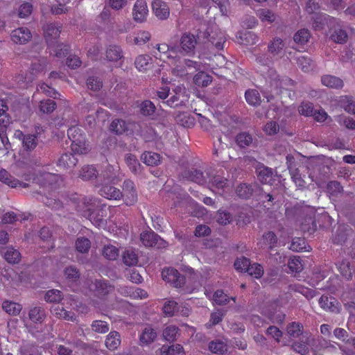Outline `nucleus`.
<instances>
[{
    "instance_id": "338daca9",
    "label": "nucleus",
    "mask_w": 355,
    "mask_h": 355,
    "mask_svg": "<svg viewBox=\"0 0 355 355\" xmlns=\"http://www.w3.org/2000/svg\"><path fill=\"white\" fill-rule=\"evenodd\" d=\"M234 266L236 270L245 272L248 268L250 266V261L245 257H241L235 260Z\"/></svg>"
},
{
    "instance_id": "2eb2a0df",
    "label": "nucleus",
    "mask_w": 355,
    "mask_h": 355,
    "mask_svg": "<svg viewBox=\"0 0 355 355\" xmlns=\"http://www.w3.org/2000/svg\"><path fill=\"white\" fill-rule=\"evenodd\" d=\"M62 26L58 24H47L44 30V37L49 46H53V41L59 37Z\"/></svg>"
},
{
    "instance_id": "aec40b11",
    "label": "nucleus",
    "mask_w": 355,
    "mask_h": 355,
    "mask_svg": "<svg viewBox=\"0 0 355 355\" xmlns=\"http://www.w3.org/2000/svg\"><path fill=\"white\" fill-rule=\"evenodd\" d=\"M106 59L110 62H118L123 59L121 48L117 45H110L105 52Z\"/></svg>"
},
{
    "instance_id": "0e129e2a",
    "label": "nucleus",
    "mask_w": 355,
    "mask_h": 355,
    "mask_svg": "<svg viewBox=\"0 0 355 355\" xmlns=\"http://www.w3.org/2000/svg\"><path fill=\"white\" fill-rule=\"evenodd\" d=\"M91 327L94 332L98 334H105L110 330L108 324L103 320L93 321Z\"/></svg>"
},
{
    "instance_id": "393cba45",
    "label": "nucleus",
    "mask_w": 355,
    "mask_h": 355,
    "mask_svg": "<svg viewBox=\"0 0 355 355\" xmlns=\"http://www.w3.org/2000/svg\"><path fill=\"white\" fill-rule=\"evenodd\" d=\"M5 260L10 264H17L21 261V253L12 246H8L3 254Z\"/></svg>"
},
{
    "instance_id": "9b49d317",
    "label": "nucleus",
    "mask_w": 355,
    "mask_h": 355,
    "mask_svg": "<svg viewBox=\"0 0 355 355\" xmlns=\"http://www.w3.org/2000/svg\"><path fill=\"white\" fill-rule=\"evenodd\" d=\"M352 233V230L349 225L345 224L340 225L333 234V243L338 245L344 244Z\"/></svg>"
},
{
    "instance_id": "423d86ee",
    "label": "nucleus",
    "mask_w": 355,
    "mask_h": 355,
    "mask_svg": "<svg viewBox=\"0 0 355 355\" xmlns=\"http://www.w3.org/2000/svg\"><path fill=\"white\" fill-rule=\"evenodd\" d=\"M164 280L171 283L175 287H182L185 284V277L181 275L176 269L168 268L162 273Z\"/></svg>"
},
{
    "instance_id": "412c9836",
    "label": "nucleus",
    "mask_w": 355,
    "mask_h": 355,
    "mask_svg": "<svg viewBox=\"0 0 355 355\" xmlns=\"http://www.w3.org/2000/svg\"><path fill=\"white\" fill-rule=\"evenodd\" d=\"M209 349L214 354L223 355L228 351V345L226 340L215 339L209 343Z\"/></svg>"
},
{
    "instance_id": "052dcab7",
    "label": "nucleus",
    "mask_w": 355,
    "mask_h": 355,
    "mask_svg": "<svg viewBox=\"0 0 355 355\" xmlns=\"http://www.w3.org/2000/svg\"><path fill=\"white\" fill-rule=\"evenodd\" d=\"M329 16L327 15H317L312 24L313 28L315 31H321L324 28V25L327 23Z\"/></svg>"
},
{
    "instance_id": "603ef678",
    "label": "nucleus",
    "mask_w": 355,
    "mask_h": 355,
    "mask_svg": "<svg viewBox=\"0 0 355 355\" xmlns=\"http://www.w3.org/2000/svg\"><path fill=\"white\" fill-rule=\"evenodd\" d=\"M157 336L156 332L151 327H146L140 336V341L143 343L149 344L154 341Z\"/></svg>"
},
{
    "instance_id": "6ab92c4d",
    "label": "nucleus",
    "mask_w": 355,
    "mask_h": 355,
    "mask_svg": "<svg viewBox=\"0 0 355 355\" xmlns=\"http://www.w3.org/2000/svg\"><path fill=\"white\" fill-rule=\"evenodd\" d=\"M42 201L46 207L51 208V209L62 211V213L58 214L60 216H63L64 218L69 216V212L62 211L64 206L62 202H61L60 200L42 196Z\"/></svg>"
},
{
    "instance_id": "8fccbe9b",
    "label": "nucleus",
    "mask_w": 355,
    "mask_h": 355,
    "mask_svg": "<svg viewBox=\"0 0 355 355\" xmlns=\"http://www.w3.org/2000/svg\"><path fill=\"white\" fill-rule=\"evenodd\" d=\"M62 298L61 291L55 289L48 291L44 295V300L47 302L55 303V304H59Z\"/></svg>"
},
{
    "instance_id": "79ce46f5",
    "label": "nucleus",
    "mask_w": 355,
    "mask_h": 355,
    "mask_svg": "<svg viewBox=\"0 0 355 355\" xmlns=\"http://www.w3.org/2000/svg\"><path fill=\"white\" fill-rule=\"evenodd\" d=\"M122 259L126 266H135L138 263V256L132 249L125 250L122 254Z\"/></svg>"
},
{
    "instance_id": "49530a36",
    "label": "nucleus",
    "mask_w": 355,
    "mask_h": 355,
    "mask_svg": "<svg viewBox=\"0 0 355 355\" xmlns=\"http://www.w3.org/2000/svg\"><path fill=\"white\" fill-rule=\"evenodd\" d=\"M310 37L311 33L309 31L308 29L302 28L295 33L293 40L295 43L300 45H304L308 42Z\"/></svg>"
},
{
    "instance_id": "ddd939ff",
    "label": "nucleus",
    "mask_w": 355,
    "mask_h": 355,
    "mask_svg": "<svg viewBox=\"0 0 355 355\" xmlns=\"http://www.w3.org/2000/svg\"><path fill=\"white\" fill-rule=\"evenodd\" d=\"M152 9L155 15L159 20H166L170 16L168 6L161 0H155L152 3Z\"/></svg>"
},
{
    "instance_id": "c03bdc74",
    "label": "nucleus",
    "mask_w": 355,
    "mask_h": 355,
    "mask_svg": "<svg viewBox=\"0 0 355 355\" xmlns=\"http://www.w3.org/2000/svg\"><path fill=\"white\" fill-rule=\"evenodd\" d=\"M327 191L330 198H336L343 192V188L338 181H330L327 185Z\"/></svg>"
},
{
    "instance_id": "f03ea898",
    "label": "nucleus",
    "mask_w": 355,
    "mask_h": 355,
    "mask_svg": "<svg viewBox=\"0 0 355 355\" xmlns=\"http://www.w3.org/2000/svg\"><path fill=\"white\" fill-rule=\"evenodd\" d=\"M68 137L71 141V150L78 155H85L89 152V145L86 144L84 138L80 134L77 135V128H69L67 131Z\"/></svg>"
},
{
    "instance_id": "0eeeda50",
    "label": "nucleus",
    "mask_w": 355,
    "mask_h": 355,
    "mask_svg": "<svg viewBox=\"0 0 355 355\" xmlns=\"http://www.w3.org/2000/svg\"><path fill=\"white\" fill-rule=\"evenodd\" d=\"M123 198L125 203L128 205H132L137 201V193L135 187L134 182L130 180H125L123 183Z\"/></svg>"
},
{
    "instance_id": "a19ab883",
    "label": "nucleus",
    "mask_w": 355,
    "mask_h": 355,
    "mask_svg": "<svg viewBox=\"0 0 355 355\" xmlns=\"http://www.w3.org/2000/svg\"><path fill=\"white\" fill-rule=\"evenodd\" d=\"M253 139L250 134L243 132L236 136L235 141L236 144L241 148L250 146L252 143Z\"/></svg>"
},
{
    "instance_id": "c85d7f7f",
    "label": "nucleus",
    "mask_w": 355,
    "mask_h": 355,
    "mask_svg": "<svg viewBox=\"0 0 355 355\" xmlns=\"http://www.w3.org/2000/svg\"><path fill=\"white\" fill-rule=\"evenodd\" d=\"M321 81L322 85L331 88L340 89L343 86V80L334 76H323L321 78Z\"/></svg>"
},
{
    "instance_id": "2f4dec72",
    "label": "nucleus",
    "mask_w": 355,
    "mask_h": 355,
    "mask_svg": "<svg viewBox=\"0 0 355 355\" xmlns=\"http://www.w3.org/2000/svg\"><path fill=\"white\" fill-rule=\"evenodd\" d=\"M109 130L111 132L119 135L128 130V126L124 120L116 119L111 122Z\"/></svg>"
},
{
    "instance_id": "de8ad7c7",
    "label": "nucleus",
    "mask_w": 355,
    "mask_h": 355,
    "mask_svg": "<svg viewBox=\"0 0 355 355\" xmlns=\"http://www.w3.org/2000/svg\"><path fill=\"white\" fill-rule=\"evenodd\" d=\"M198 44H206L208 40V37L210 36V28L206 26H202L196 30V35H195Z\"/></svg>"
},
{
    "instance_id": "3c124183",
    "label": "nucleus",
    "mask_w": 355,
    "mask_h": 355,
    "mask_svg": "<svg viewBox=\"0 0 355 355\" xmlns=\"http://www.w3.org/2000/svg\"><path fill=\"white\" fill-rule=\"evenodd\" d=\"M3 310L10 315H17L19 313L21 306L20 304L9 301L3 302L2 304Z\"/></svg>"
},
{
    "instance_id": "c756f323",
    "label": "nucleus",
    "mask_w": 355,
    "mask_h": 355,
    "mask_svg": "<svg viewBox=\"0 0 355 355\" xmlns=\"http://www.w3.org/2000/svg\"><path fill=\"white\" fill-rule=\"evenodd\" d=\"M161 355H185L182 346L180 344L171 346L163 345L160 349Z\"/></svg>"
},
{
    "instance_id": "4d7b16f0",
    "label": "nucleus",
    "mask_w": 355,
    "mask_h": 355,
    "mask_svg": "<svg viewBox=\"0 0 355 355\" xmlns=\"http://www.w3.org/2000/svg\"><path fill=\"white\" fill-rule=\"evenodd\" d=\"M261 198H264L266 199L267 202H270V205L272 206L275 204L276 200L278 198V193H277V189L275 187L272 190L267 193L263 190L261 188V191L259 192V195Z\"/></svg>"
},
{
    "instance_id": "4be33fe9",
    "label": "nucleus",
    "mask_w": 355,
    "mask_h": 355,
    "mask_svg": "<svg viewBox=\"0 0 355 355\" xmlns=\"http://www.w3.org/2000/svg\"><path fill=\"white\" fill-rule=\"evenodd\" d=\"M330 40L337 44H345L348 40V35L345 30L340 27H334L330 30Z\"/></svg>"
},
{
    "instance_id": "69168bd1",
    "label": "nucleus",
    "mask_w": 355,
    "mask_h": 355,
    "mask_svg": "<svg viewBox=\"0 0 355 355\" xmlns=\"http://www.w3.org/2000/svg\"><path fill=\"white\" fill-rule=\"evenodd\" d=\"M178 330L179 329L174 325L167 327L163 331L164 339L169 342L175 340Z\"/></svg>"
},
{
    "instance_id": "a211bd4d",
    "label": "nucleus",
    "mask_w": 355,
    "mask_h": 355,
    "mask_svg": "<svg viewBox=\"0 0 355 355\" xmlns=\"http://www.w3.org/2000/svg\"><path fill=\"white\" fill-rule=\"evenodd\" d=\"M94 286L95 295L100 298L105 297L114 290V286L105 280L96 279Z\"/></svg>"
},
{
    "instance_id": "6e6d98bb",
    "label": "nucleus",
    "mask_w": 355,
    "mask_h": 355,
    "mask_svg": "<svg viewBox=\"0 0 355 355\" xmlns=\"http://www.w3.org/2000/svg\"><path fill=\"white\" fill-rule=\"evenodd\" d=\"M76 249L81 253H87L91 246L90 241L86 237H79L76 241Z\"/></svg>"
},
{
    "instance_id": "39448f33",
    "label": "nucleus",
    "mask_w": 355,
    "mask_h": 355,
    "mask_svg": "<svg viewBox=\"0 0 355 355\" xmlns=\"http://www.w3.org/2000/svg\"><path fill=\"white\" fill-rule=\"evenodd\" d=\"M141 241L146 247H153L157 249L166 247V241L154 232H146L141 234Z\"/></svg>"
},
{
    "instance_id": "cd10ccee",
    "label": "nucleus",
    "mask_w": 355,
    "mask_h": 355,
    "mask_svg": "<svg viewBox=\"0 0 355 355\" xmlns=\"http://www.w3.org/2000/svg\"><path fill=\"white\" fill-rule=\"evenodd\" d=\"M48 63L47 59L44 57L33 59L30 68L31 73L36 75L43 71L47 67Z\"/></svg>"
},
{
    "instance_id": "bf43d9fd",
    "label": "nucleus",
    "mask_w": 355,
    "mask_h": 355,
    "mask_svg": "<svg viewBox=\"0 0 355 355\" xmlns=\"http://www.w3.org/2000/svg\"><path fill=\"white\" fill-rule=\"evenodd\" d=\"M57 5L51 7V12L54 15H61L68 12L67 5L70 2V0H55Z\"/></svg>"
},
{
    "instance_id": "4468645a",
    "label": "nucleus",
    "mask_w": 355,
    "mask_h": 355,
    "mask_svg": "<svg viewBox=\"0 0 355 355\" xmlns=\"http://www.w3.org/2000/svg\"><path fill=\"white\" fill-rule=\"evenodd\" d=\"M278 244V238L276 234L272 231H268L264 232L262 235L260 241L258 243V245H260V248L262 249H268V250H272L275 248L277 246Z\"/></svg>"
},
{
    "instance_id": "774afa93",
    "label": "nucleus",
    "mask_w": 355,
    "mask_h": 355,
    "mask_svg": "<svg viewBox=\"0 0 355 355\" xmlns=\"http://www.w3.org/2000/svg\"><path fill=\"white\" fill-rule=\"evenodd\" d=\"M245 272L250 276H253L255 278H260L263 274V269L262 266L259 263H250V266L248 268Z\"/></svg>"
},
{
    "instance_id": "09e8293b",
    "label": "nucleus",
    "mask_w": 355,
    "mask_h": 355,
    "mask_svg": "<svg viewBox=\"0 0 355 355\" xmlns=\"http://www.w3.org/2000/svg\"><path fill=\"white\" fill-rule=\"evenodd\" d=\"M151 60V58L148 55H140L137 57L135 61V67L139 71H145L150 65V61Z\"/></svg>"
},
{
    "instance_id": "b1692460",
    "label": "nucleus",
    "mask_w": 355,
    "mask_h": 355,
    "mask_svg": "<svg viewBox=\"0 0 355 355\" xmlns=\"http://www.w3.org/2000/svg\"><path fill=\"white\" fill-rule=\"evenodd\" d=\"M125 162L132 173L135 175L141 173L143 167L135 155L131 153L126 154L125 155Z\"/></svg>"
},
{
    "instance_id": "f3484780",
    "label": "nucleus",
    "mask_w": 355,
    "mask_h": 355,
    "mask_svg": "<svg viewBox=\"0 0 355 355\" xmlns=\"http://www.w3.org/2000/svg\"><path fill=\"white\" fill-rule=\"evenodd\" d=\"M11 37L15 43L23 44L31 40L32 35L27 28L21 27L12 31Z\"/></svg>"
},
{
    "instance_id": "7c9ffc66",
    "label": "nucleus",
    "mask_w": 355,
    "mask_h": 355,
    "mask_svg": "<svg viewBox=\"0 0 355 355\" xmlns=\"http://www.w3.org/2000/svg\"><path fill=\"white\" fill-rule=\"evenodd\" d=\"M51 313L58 318H63L67 320H72L73 313L64 309L63 306L55 304L51 308Z\"/></svg>"
},
{
    "instance_id": "6e6552de",
    "label": "nucleus",
    "mask_w": 355,
    "mask_h": 355,
    "mask_svg": "<svg viewBox=\"0 0 355 355\" xmlns=\"http://www.w3.org/2000/svg\"><path fill=\"white\" fill-rule=\"evenodd\" d=\"M237 195L244 199H248L253 195L258 196L259 192L261 191V188L257 184H240L236 188Z\"/></svg>"
},
{
    "instance_id": "e433bc0d",
    "label": "nucleus",
    "mask_w": 355,
    "mask_h": 355,
    "mask_svg": "<svg viewBox=\"0 0 355 355\" xmlns=\"http://www.w3.org/2000/svg\"><path fill=\"white\" fill-rule=\"evenodd\" d=\"M304 331L303 325L300 322H293L286 327V331L290 338H298Z\"/></svg>"
},
{
    "instance_id": "37998d69",
    "label": "nucleus",
    "mask_w": 355,
    "mask_h": 355,
    "mask_svg": "<svg viewBox=\"0 0 355 355\" xmlns=\"http://www.w3.org/2000/svg\"><path fill=\"white\" fill-rule=\"evenodd\" d=\"M297 64L304 72H309L313 69L314 62L310 57L300 56L297 58Z\"/></svg>"
},
{
    "instance_id": "864d4df0",
    "label": "nucleus",
    "mask_w": 355,
    "mask_h": 355,
    "mask_svg": "<svg viewBox=\"0 0 355 355\" xmlns=\"http://www.w3.org/2000/svg\"><path fill=\"white\" fill-rule=\"evenodd\" d=\"M103 255L107 259L116 260L119 255V250L112 245H107L103 248Z\"/></svg>"
},
{
    "instance_id": "13d9d810",
    "label": "nucleus",
    "mask_w": 355,
    "mask_h": 355,
    "mask_svg": "<svg viewBox=\"0 0 355 355\" xmlns=\"http://www.w3.org/2000/svg\"><path fill=\"white\" fill-rule=\"evenodd\" d=\"M179 311L178 304L173 301L170 300L165 302L163 306V311L166 316L171 317L174 315Z\"/></svg>"
},
{
    "instance_id": "58836bf2",
    "label": "nucleus",
    "mask_w": 355,
    "mask_h": 355,
    "mask_svg": "<svg viewBox=\"0 0 355 355\" xmlns=\"http://www.w3.org/2000/svg\"><path fill=\"white\" fill-rule=\"evenodd\" d=\"M245 98L248 104L257 107L261 103V96L256 89H248L245 93Z\"/></svg>"
},
{
    "instance_id": "9d476101",
    "label": "nucleus",
    "mask_w": 355,
    "mask_h": 355,
    "mask_svg": "<svg viewBox=\"0 0 355 355\" xmlns=\"http://www.w3.org/2000/svg\"><path fill=\"white\" fill-rule=\"evenodd\" d=\"M148 13L147 3L145 0H137L132 9L133 19L137 22H144L146 20Z\"/></svg>"
},
{
    "instance_id": "680f3d73",
    "label": "nucleus",
    "mask_w": 355,
    "mask_h": 355,
    "mask_svg": "<svg viewBox=\"0 0 355 355\" xmlns=\"http://www.w3.org/2000/svg\"><path fill=\"white\" fill-rule=\"evenodd\" d=\"M40 111L44 114H51L56 108V103L51 99H47L40 102Z\"/></svg>"
},
{
    "instance_id": "7ed1b4c3",
    "label": "nucleus",
    "mask_w": 355,
    "mask_h": 355,
    "mask_svg": "<svg viewBox=\"0 0 355 355\" xmlns=\"http://www.w3.org/2000/svg\"><path fill=\"white\" fill-rule=\"evenodd\" d=\"M257 179L261 184L281 187L280 180L271 168L259 164L256 168Z\"/></svg>"
},
{
    "instance_id": "f257e3e1",
    "label": "nucleus",
    "mask_w": 355,
    "mask_h": 355,
    "mask_svg": "<svg viewBox=\"0 0 355 355\" xmlns=\"http://www.w3.org/2000/svg\"><path fill=\"white\" fill-rule=\"evenodd\" d=\"M69 201L75 205V209L77 211L81 212L83 216L91 219L94 211L96 210L95 205L92 200L85 197L80 198L77 193H71L67 195Z\"/></svg>"
},
{
    "instance_id": "a18cd8bd",
    "label": "nucleus",
    "mask_w": 355,
    "mask_h": 355,
    "mask_svg": "<svg viewBox=\"0 0 355 355\" xmlns=\"http://www.w3.org/2000/svg\"><path fill=\"white\" fill-rule=\"evenodd\" d=\"M284 46V43L283 40L281 38L277 37L273 39V40L269 43L268 46V50L273 55H277L280 54L283 50Z\"/></svg>"
},
{
    "instance_id": "5701e85b",
    "label": "nucleus",
    "mask_w": 355,
    "mask_h": 355,
    "mask_svg": "<svg viewBox=\"0 0 355 355\" xmlns=\"http://www.w3.org/2000/svg\"><path fill=\"white\" fill-rule=\"evenodd\" d=\"M121 342L120 334L116 331H112L106 336L105 344L108 349L114 351L119 347Z\"/></svg>"
},
{
    "instance_id": "72a5a7b5",
    "label": "nucleus",
    "mask_w": 355,
    "mask_h": 355,
    "mask_svg": "<svg viewBox=\"0 0 355 355\" xmlns=\"http://www.w3.org/2000/svg\"><path fill=\"white\" fill-rule=\"evenodd\" d=\"M193 82L197 86L205 87L212 82V76L205 71H200L194 76Z\"/></svg>"
},
{
    "instance_id": "473e14b6",
    "label": "nucleus",
    "mask_w": 355,
    "mask_h": 355,
    "mask_svg": "<svg viewBox=\"0 0 355 355\" xmlns=\"http://www.w3.org/2000/svg\"><path fill=\"white\" fill-rule=\"evenodd\" d=\"M272 85H275L277 88L291 89L294 86L295 82L287 76L280 78L277 76L272 79Z\"/></svg>"
},
{
    "instance_id": "4c0bfd02",
    "label": "nucleus",
    "mask_w": 355,
    "mask_h": 355,
    "mask_svg": "<svg viewBox=\"0 0 355 355\" xmlns=\"http://www.w3.org/2000/svg\"><path fill=\"white\" fill-rule=\"evenodd\" d=\"M176 122L184 127H190L193 124V119L187 112H176L173 114Z\"/></svg>"
},
{
    "instance_id": "f704fd0d",
    "label": "nucleus",
    "mask_w": 355,
    "mask_h": 355,
    "mask_svg": "<svg viewBox=\"0 0 355 355\" xmlns=\"http://www.w3.org/2000/svg\"><path fill=\"white\" fill-rule=\"evenodd\" d=\"M80 177L85 181L91 180L98 177L96 168L92 165H87L82 168L79 174Z\"/></svg>"
},
{
    "instance_id": "f8f14e48",
    "label": "nucleus",
    "mask_w": 355,
    "mask_h": 355,
    "mask_svg": "<svg viewBox=\"0 0 355 355\" xmlns=\"http://www.w3.org/2000/svg\"><path fill=\"white\" fill-rule=\"evenodd\" d=\"M98 193L103 198L109 200H120L123 198V193L120 189L107 183L102 184V187L98 191Z\"/></svg>"
},
{
    "instance_id": "20e7f679",
    "label": "nucleus",
    "mask_w": 355,
    "mask_h": 355,
    "mask_svg": "<svg viewBox=\"0 0 355 355\" xmlns=\"http://www.w3.org/2000/svg\"><path fill=\"white\" fill-rule=\"evenodd\" d=\"M181 177L184 180L196 182L198 184H204L207 182V178L204 175V173L200 168L194 166L189 167L183 170L180 174Z\"/></svg>"
},
{
    "instance_id": "c9c22d12",
    "label": "nucleus",
    "mask_w": 355,
    "mask_h": 355,
    "mask_svg": "<svg viewBox=\"0 0 355 355\" xmlns=\"http://www.w3.org/2000/svg\"><path fill=\"white\" fill-rule=\"evenodd\" d=\"M139 107L141 114L145 116H153L156 110L155 104L150 100L143 101Z\"/></svg>"
},
{
    "instance_id": "bb28decb",
    "label": "nucleus",
    "mask_w": 355,
    "mask_h": 355,
    "mask_svg": "<svg viewBox=\"0 0 355 355\" xmlns=\"http://www.w3.org/2000/svg\"><path fill=\"white\" fill-rule=\"evenodd\" d=\"M141 159L148 166H157L161 163V156L159 154L146 151L141 155Z\"/></svg>"
},
{
    "instance_id": "e2e57ef3",
    "label": "nucleus",
    "mask_w": 355,
    "mask_h": 355,
    "mask_svg": "<svg viewBox=\"0 0 355 355\" xmlns=\"http://www.w3.org/2000/svg\"><path fill=\"white\" fill-rule=\"evenodd\" d=\"M288 266L291 271L299 273L303 270L302 259L300 257H294L291 258L288 262Z\"/></svg>"
},
{
    "instance_id": "a878e982",
    "label": "nucleus",
    "mask_w": 355,
    "mask_h": 355,
    "mask_svg": "<svg viewBox=\"0 0 355 355\" xmlns=\"http://www.w3.org/2000/svg\"><path fill=\"white\" fill-rule=\"evenodd\" d=\"M77 158L72 153H64L58 160V165L64 168H69L76 165Z\"/></svg>"
},
{
    "instance_id": "dca6fc26",
    "label": "nucleus",
    "mask_w": 355,
    "mask_h": 355,
    "mask_svg": "<svg viewBox=\"0 0 355 355\" xmlns=\"http://www.w3.org/2000/svg\"><path fill=\"white\" fill-rule=\"evenodd\" d=\"M319 304L324 309L334 313H340V303L333 297H328L323 295L319 299Z\"/></svg>"
},
{
    "instance_id": "5fc2aeb1",
    "label": "nucleus",
    "mask_w": 355,
    "mask_h": 355,
    "mask_svg": "<svg viewBox=\"0 0 355 355\" xmlns=\"http://www.w3.org/2000/svg\"><path fill=\"white\" fill-rule=\"evenodd\" d=\"M23 148L26 150H32L37 145V138L35 135L27 134L24 137Z\"/></svg>"
},
{
    "instance_id": "ea45409f",
    "label": "nucleus",
    "mask_w": 355,
    "mask_h": 355,
    "mask_svg": "<svg viewBox=\"0 0 355 355\" xmlns=\"http://www.w3.org/2000/svg\"><path fill=\"white\" fill-rule=\"evenodd\" d=\"M29 318L34 322L42 323L45 318V311L40 306H35L32 308L28 313Z\"/></svg>"
},
{
    "instance_id": "1a4fd4ad",
    "label": "nucleus",
    "mask_w": 355,
    "mask_h": 355,
    "mask_svg": "<svg viewBox=\"0 0 355 355\" xmlns=\"http://www.w3.org/2000/svg\"><path fill=\"white\" fill-rule=\"evenodd\" d=\"M197 44L195 35L190 33H184L180 38V50L187 54H194Z\"/></svg>"
}]
</instances>
